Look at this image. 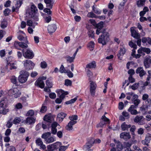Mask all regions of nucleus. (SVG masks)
Listing matches in <instances>:
<instances>
[{
  "instance_id": "f257e3e1",
  "label": "nucleus",
  "mask_w": 151,
  "mask_h": 151,
  "mask_svg": "<svg viewBox=\"0 0 151 151\" xmlns=\"http://www.w3.org/2000/svg\"><path fill=\"white\" fill-rule=\"evenodd\" d=\"M102 32V35L100 36L98 39V42L102 44L103 45H104L109 41V35L106 30H104Z\"/></svg>"
},
{
  "instance_id": "f03ea898",
  "label": "nucleus",
  "mask_w": 151,
  "mask_h": 151,
  "mask_svg": "<svg viewBox=\"0 0 151 151\" xmlns=\"http://www.w3.org/2000/svg\"><path fill=\"white\" fill-rule=\"evenodd\" d=\"M20 75L18 77V80L21 83L25 82L27 80L29 74L28 72L25 70H22L20 72Z\"/></svg>"
},
{
  "instance_id": "7ed1b4c3",
  "label": "nucleus",
  "mask_w": 151,
  "mask_h": 151,
  "mask_svg": "<svg viewBox=\"0 0 151 151\" xmlns=\"http://www.w3.org/2000/svg\"><path fill=\"white\" fill-rule=\"evenodd\" d=\"M51 134L50 132H47L43 134L42 136V138L45 139V141L47 143L53 142L55 140L54 138L52 137H49Z\"/></svg>"
},
{
  "instance_id": "20e7f679",
  "label": "nucleus",
  "mask_w": 151,
  "mask_h": 151,
  "mask_svg": "<svg viewBox=\"0 0 151 151\" xmlns=\"http://www.w3.org/2000/svg\"><path fill=\"white\" fill-rule=\"evenodd\" d=\"M23 56L26 58L32 59L34 56V54L32 51L27 49L26 52H24V50H22Z\"/></svg>"
},
{
  "instance_id": "39448f33",
  "label": "nucleus",
  "mask_w": 151,
  "mask_h": 151,
  "mask_svg": "<svg viewBox=\"0 0 151 151\" xmlns=\"http://www.w3.org/2000/svg\"><path fill=\"white\" fill-rule=\"evenodd\" d=\"M9 93L12 94L15 98L19 97L21 95V92L17 88H14L9 90Z\"/></svg>"
},
{
  "instance_id": "423d86ee",
  "label": "nucleus",
  "mask_w": 151,
  "mask_h": 151,
  "mask_svg": "<svg viewBox=\"0 0 151 151\" xmlns=\"http://www.w3.org/2000/svg\"><path fill=\"white\" fill-rule=\"evenodd\" d=\"M24 65L27 70H30L32 69L35 66V64L30 60H26L23 61Z\"/></svg>"
},
{
  "instance_id": "0eeeda50",
  "label": "nucleus",
  "mask_w": 151,
  "mask_h": 151,
  "mask_svg": "<svg viewBox=\"0 0 151 151\" xmlns=\"http://www.w3.org/2000/svg\"><path fill=\"white\" fill-rule=\"evenodd\" d=\"M134 122L139 125H142L145 124V119L142 116H137L134 119Z\"/></svg>"
},
{
  "instance_id": "6e6552de",
  "label": "nucleus",
  "mask_w": 151,
  "mask_h": 151,
  "mask_svg": "<svg viewBox=\"0 0 151 151\" xmlns=\"http://www.w3.org/2000/svg\"><path fill=\"white\" fill-rule=\"evenodd\" d=\"M90 92L91 95L94 96L95 95L96 85L95 83L92 81H90Z\"/></svg>"
},
{
  "instance_id": "1a4fd4ad",
  "label": "nucleus",
  "mask_w": 151,
  "mask_h": 151,
  "mask_svg": "<svg viewBox=\"0 0 151 151\" xmlns=\"http://www.w3.org/2000/svg\"><path fill=\"white\" fill-rule=\"evenodd\" d=\"M136 73L139 74L141 78H142L146 74V71L144 70L143 67H142L138 68L136 70Z\"/></svg>"
},
{
  "instance_id": "9d476101",
  "label": "nucleus",
  "mask_w": 151,
  "mask_h": 151,
  "mask_svg": "<svg viewBox=\"0 0 151 151\" xmlns=\"http://www.w3.org/2000/svg\"><path fill=\"white\" fill-rule=\"evenodd\" d=\"M134 28V27H131L130 28L131 36L136 39H138L140 38V35Z\"/></svg>"
},
{
  "instance_id": "9b49d317",
  "label": "nucleus",
  "mask_w": 151,
  "mask_h": 151,
  "mask_svg": "<svg viewBox=\"0 0 151 151\" xmlns=\"http://www.w3.org/2000/svg\"><path fill=\"white\" fill-rule=\"evenodd\" d=\"M6 106L5 105L3 104V102L1 104H0V113L5 115L9 112V109L6 108Z\"/></svg>"
},
{
  "instance_id": "f8f14e48",
  "label": "nucleus",
  "mask_w": 151,
  "mask_h": 151,
  "mask_svg": "<svg viewBox=\"0 0 151 151\" xmlns=\"http://www.w3.org/2000/svg\"><path fill=\"white\" fill-rule=\"evenodd\" d=\"M120 137L127 141L131 138V137L129 132H123L120 134Z\"/></svg>"
},
{
  "instance_id": "ddd939ff",
  "label": "nucleus",
  "mask_w": 151,
  "mask_h": 151,
  "mask_svg": "<svg viewBox=\"0 0 151 151\" xmlns=\"http://www.w3.org/2000/svg\"><path fill=\"white\" fill-rule=\"evenodd\" d=\"M151 140V134L149 133L147 134L145 139L142 141V143L144 145H146L148 146V143L150 142Z\"/></svg>"
},
{
  "instance_id": "4468645a",
  "label": "nucleus",
  "mask_w": 151,
  "mask_h": 151,
  "mask_svg": "<svg viewBox=\"0 0 151 151\" xmlns=\"http://www.w3.org/2000/svg\"><path fill=\"white\" fill-rule=\"evenodd\" d=\"M37 12V7L35 5L33 4L31 6L30 11L29 12V14L31 17H33Z\"/></svg>"
},
{
  "instance_id": "2eb2a0df",
  "label": "nucleus",
  "mask_w": 151,
  "mask_h": 151,
  "mask_svg": "<svg viewBox=\"0 0 151 151\" xmlns=\"http://www.w3.org/2000/svg\"><path fill=\"white\" fill-rule=\"evenodd\" d=\"M136 106H134V105H132L128 109V111L130 112L132 115H136L138 113L136 109H137Z\"/></svg>"
},
{
  "instance_id": "dca6fc26",
  "label": "nucleus",
  "mask_w": 151,
  "mask_h": 151,
  "mask_svg": "<svg viewBox=\"0 0 151 151\" xmlns=\"http://www.w3.org/2000/svg\"><path fill=\"white\" fill-rule=\"evenodd\" d=\"M48 31L50 33H52L54 32L57 29V27L55 24H53L49 25L48 27Z\"/></svg>"
},
{
  "instance_id": "f3484780",
  "label": "nucleus",
  "mask_w": 151,
  "mask_h": 151,
  "mask_svg": "<svg viewBox=\"0 0 151 151\" xmlns=\"http://www.w3.org/2000/svg\"><path fill=\"white\" fill-rule=\"evenodd\" d=\"M35 86H39L41 88H43L45 86L44 82L40 78H38L35 83Z\"/></svg>"
},
{
  "instance_id": "a211bd4d",
  "label": "nucleus",
  "mask_w": 151,
  "mask_h": 151,
  "mask_svg": "<svg viewBox=\"0 0 151 151\" xmlns=\"http://www.w3.org/2000/svg\"><path fill=\"white\" fill-rule=\"evenodd\" d=\"M151 63V60L148 57L146 58L144 62V65L146 68H148L150 67Z\"/></svg>"
},
{
  "instance_id": "6ab92c4d",
  "label": "nucleus",
  "mask_w": 151,
  "mask_h": 151,
  "mask_svg": "<svg viewBox=\"0 0 151 151\" xmlns=\"http://www.w3.org/2000/svg\"><path fill=\"white\" fill-rule=\"evenodd\" d=\"M14 63H8L6 66V68L8 71L10 70H15L17 68V66Z\"/></svg>"
},
{
  "instance_id": "aec40b11",
  "label": "nucleus",
  "mask_w": 151,
  "mask_h": 151,
  "mask_svg": "<svg viewBox=\"0 0 151 151\" xmlns=\"http://www.w3.org/2000/svg\"><path fill=\"white\" fill-rule=\"evenodd\" d=\"M58 125H59L56 122H53L51 124V133L55 134L56 133L57 131L56 128Z\"/></svg>"
},
{
  "instance_id": "412c9836",
  "label": "nucleus",
  "mask_w": 151,
  "mask_h": 151,
  "mask_svg": "<svg viewBox=\"0 0 151 151\" xmlns=\"http://www.w3.org/2000/svg\"><path fill=\"white\" fill-rule=\"evenodd\" d=\"M77 123L76 121H70L65 127L66 129L68 131L72 130L73 126Z\"/></svg>"
},
{
  "instance_id": "4be33fe9",
  "label": "nucleus",
  "mask_w": 151,
  "mask_h": 151,
  "mask_svg": "<svg viewBox=\"0 0 151 151\" xmlns=\"http://www.w3.org/2000/svg\"><path fill=\"white\" fill-rule=\"evenodd\" d=\"M36 142L37 144L40 146L41 148L43 149H45V146L43 144V143L41 140V139L38 138L36 140Z\"/></svg>"
},
{
  "instance_id": "5701e85b",
  "label": "nucleus",
  "mask_w": 151,
  "mask_h": 151,
  "mask_svg": "<svg viewBox=\"0 0 151 151\" xmlns=\"http://www.w3.org/2000/svg\"><path fill=\"white\" fill-rule=\"evenodd\" d=\"M131 127V125L130 124H127L125 122L123 123L121 125V129L123 131L128 130V129Z\"/></svg>"
},
{
  "instance_id": "b1692460",
  "label": "nucleus",
  "mask_w": 151,
  "mask_h": 151,
  "mask_svg": "<svg viewBox=\"0 0 151 151\" xmlns=\"http://www.w3.org/2000/svg\"><path fill=\"white\" fill-rule=\"evenodd\" d=\"M67 114L63 112H61L58 114L57 119L58 120L62 122L64 118L66 116Z\"/></svg>"
},
{
  "instance_id": "393cba45",
  "label": "nucleus",
  "mask_w": 151,
  "mask_h": 151,
  "mask_svg": "<svg viewBox=\"0 0 151 151\" xmlns=\"http://www.w3.org/2000/svg\"><path fill=\"white\" fill-rule=\"evenodd\" d=\"M96 67V62L93 61L91 63L87 64L86 65V68H94Z\"/></svg>"
},
{
  "instance_id": "a878e982",
  "label": "nucleus",
  "mask_w": 151,
  "mask_h": 151,
  "mask_svg": "<svg viewBox=\"0 0 151 151\" xmlns=\"http://www.w3.org/2000/svg\"><path fill=\"white\" fill-rule=\"evenodd\" d=\"M58 94L59 95L61 94L59 97L63 100L65 96L68 94V93L67 92H65L63 90H60L58 92Z\"/></svg>"
},
{
  "instance_id": "bb28decb",
  "label": "nucleus",
  "mask_w": 151,
  "mask_h": 151,
  "mask_svg": "<svg viewBox=\"0 0 151 151\" xmlns=\"http://www.w3.org/2000/svg\"><path fill=\"white\" fill-rule=\"evenodd\" d=\"M116 151H122L123 149V146L122 143L119 142H117L116 143Z\"/></svg>"
},
{
  "instance_id": "cd10ccee",
  "label": "nucleus",
  "mask_w": 151,
  "mask_h": 151,
  "mask_svg": "<svg viewBox=\"0 0 151 151\" xmlns=\"http://www.w3.org/2000/svg\"><path fill=\"white\" fill-rule=\"evenodd\" d=\"M126 52V49L124 47L122 48H121L120 49V50L119 52V54H118V56L119 58H120V59H121L120 58V56L123 55Z\"/></svg>"
},
{
  "instance_id": "c85d7f7f",
  "label": "nucleus",
  "mask_w": 151,
  "mask_h": 151,
  "mask_svg": "<svg viewBox=\"0 0 151 151\" xmlns=\"http://www.w3.org/2000/svg\"><path fill=\"white\" fill-rule=\"evenodd\" d=\"M65 58L66 59L67 62L70 63L73 62L75 59V58L73 56L70 57L68 55L66 56Z\"/></svg>"
},
{
  "instance_id": "c756f323",
  "label": "nucleus",
  "mask_w": 151,
  "mask_h": 151,
  "mask_svg": "<svg viewBox=\"0 0 151 151\" xmlns=\"http://www.w3.org/2000/svg\"><path fill=\"white\" fill-rule=\"evenodd\" d=\"M35 122V119L32 117H27L25 120V122L26 123L31 124Z\"/></svg>"
},
{
  "instance_id": "7c9ffc66",
  "label": "nucleus",
  "mask_w": 151,
  "mask_h": 151,
  "mask_svg": "<svg viewBox=\"0 0 151 151\" xmlns=\"http://www.w3.org/2000/svg\"><path fill=\"white\" fill-rule=\"evenodd\" d=\"M142 42L143 43H146L147 42L150 45H151V39L149 37H144L142 38Z\"/></svg>"
},
{
  "instance_id": "2f4dec72",
  "label": "nucleus",
  "mask_w": 151,
  "mask_h": 151,
  "mask_svg": "<svg viewBox=\"0 0 151 151\" xmlns=\"http://www.w3.org/2000/svg\"><path fill=\"white\" fill-rule=\"evenodd\" d=\"M149 96L146 93L144 94L142 97V99L143 101L146 100V102L149 103L151 101V100L150 99H148Z\"/></svg>"
},
{
  "instance_id": "473e14b6",
  "label": "nucleus",
  "mask_w": 151,
  "mask_h": 151,
  "mask_svg": "<svg viewBox=\"0 0 151 151\" xmlns=\"http://www.w3.org/2000/svg\"><path fill=\"white\" fill-rule=\"evenodd\" d=\"M92 144L88 143L86 145H85L83 146V149L86 150H88V151H92L91 149H90V148L92 147Z\"/></svg>"
},
{
  "instance_id": "72a5a7b5",
  "label": "nucleus",
  "mask_w": 151,
  "mask_h": 151,
  "mask_svg": "<svg viewBox=\"0 0 151 151\" xmlns=\"http://www.w3.org/2000/svg\"><path fill=\"white\" fill-rule=\"evenodd\" d=\"M94 42H93L91 41L88 43L87 46L88 48L91 51H92L94 49Z\"/></svg>"
},
{
  "instance_id": "f704fd0d",
  "label": "nucleus",
  "mask_w": 151,
  "mask_h": 151,
  "mask_svg": "<svg viewBox=\"0 0 151 151\" xmlns=\"http://www.w3.org/2000/svg\"><path fill=\"white\" fill-rule=\"evenodd\" d=\"M145 0H139L137 2V4L138 7L143 6L145 4Z\"/></svg>"
},
{
  "instance_id": "c9c22d12",
  "label": "nucleus",
  "mask_w": 151,
  "mask_h": 151,
  "mask_svg": "<svg viewBox=\"0 0 151 151\" xmlns=\"http://www.w3.org/2000/svg\"><path fill=\"white\" fill-rule=\"evenodd\" d=\"M28 43V41L27 40H26V41H25V43L23 42H20L19 44V47L23 48H27L28 47V45L27 44Z\"/></svg>"
},
{
  "instance_id": "e433bc0d",
  "label": "nucleus",
  "mask_w": 151,
  "mask_h": 151,
  "mask_svg": "<svg viewBox=\"0 0 151 151\" xmlns=\"http://www.w3.org/2000/svg\"><path fill=\"white\" fill-rule=\"evenodd\" d=\"M148 106L143 105L140 107V110L143 113H145L147 111Z\"/></svg>"
},
{
  "instance_id": "4c0bfd02",
  "label": "nucleus",
  "mask_w": 151,
  "mask_h": 151,
  "mask_svg": "<svg viewBox=\"0 0 151 151\" xmlns=\"http://www.w3.org/2000/svg\"><path fill=\"white\" fill-rule=\"evenodd\" d=\"M52 118L49 115H45L44 117V120L47 122H50L52 121Z\"/></svg>"
},
{
  "instance_id": "58836bf2",
  "label": "nucleus",
  "mask_w": 151,
  "mask_h": 151,
  "mask_svg": "<svg viewBox=\"0 0 151 151\" xmlns=\"http://www.w3.org/2000/svg\"><path fill=\"white\" fill-rule=\"evenodd\" d=\"M139 86V83H136L134 84L132 86H129V87L131 88L133 90H135L138 88Z\"/></svg>"
},
{
  "instance_id": "ea45409f",
  "label": "nucleus",
  "mask_w": 151,
  "mask_h": 151,
  "mask_svg": "<svg viewBox=\"0 0 151 151\" xmlns=\"http://www.w3.org/2000/svg\"><path fill=\"white\" fill-rule=\"evenodd\" d=\"M47 148V150L50 151H53L56 150L53 144L48 145Z\"/></svg>"
},
{
  "instance_id": "a19ab883",
  "label": "nucleus",
  "mask_w": 151,
  "mask_h": 151,
  "mask_svg": "<svg viewBox=\"0 0 151 151\" xmlns=\"http://www.w3.org/2000/svg\"><path fill=\"white\" fill-rule=\"evenodd\" d=\"M103 24V22H100L98 24H96L95 26L96 28H98L102 29L104 27Z\"/></svg>"
},
{
  "instance_id": "79ce46f5",
  "label": "nucleus",
  "mask_w": 151,
  "mask_h": 151,
  "mask_svg": "<svg viewBox=\"0 0 151 151\" xmlns=\"http://www.w3.org/2000/svg\"><path fill=\"white\" fill-rule=\"evenodd\" d=\"M34 112L33 110H30L27 112L26 114L27 116H32L34 115Z\"/></svg>"
},
{
  "instance_id": "37998d69",
  "label": "nucleus",
  "mask_w": 151,
  "mask_h": 151,
  "mask_svg": "<svg viewBox=\"0 0 151 151\" xmlns=\"http://www.w3.org/2000/svg\"><path fill=\"white\" fill-rule=\"evenodd\" d=\"M77 100V98L76 97L74 99H72L70 101H66L65 103L67 104H69L74 103Z\"/></svg>"
},
{
  "instance_id": "c03bdc74",
  "label": "nucleus",
  "mask_w": 151,
  "mask_h": 151,
  "mask_svg": "<svg viewBox=\"0 0 151 151\" xmlns=\"http://www.w3.org/2000/svg\"><path fill=\"white\" fill-rule=\"evenodd\" d=\"M133 101V103L134 105H133L134 106H136V108H137V106L139 105V104L140 103V101L139 99H136L134 100H132Z\"/></svg>"
},
{
  "instance_id": "a18cd8bd",
  "label": "nucleus",
  "mask_w": 151,
  "mask_h": 151,
  "mask_svg": "<svg viewBox=\"0 0 151 151\" xmlns=\"http://www.w3.org/2000/svg\"><path fill=\"white\" fill-rule=\"evenodd\" d=\"M53 144L54 145L55 149L56 150L59 148L61 146V143L60 142H57Z\"/></svg>"
},
{
  "instance_id": "49530a36",
  "label": "nucleus",
  "mask_w": 151,
  "mask_h": 151,
  "mask_svg": "<svg viewBox=\"0 0 151 151\" xmlns=\"http://www.w3.org/2000/svg\"><path fill=\"white\" fill-rule=\"evenodd\" d=\"M21 121V119L19 117H16L13 121V123L14 124H17L19 123Z\"/></svg>"
},
{
  "instance_id": "de8ad7c7",
  "label": "nucleus",
  "mask_w": 151,
  "mask_h": 151,
  "mask_svg": "<svg viewBox=\"0 0 151 151\" xmlns=\"http://www.w3.org/2000/svg\"><path fill=\"white\" fill-rule=\"evenodd\" d=\"M7 25V22L5 20H3L2 21L1 24V27L2 28L4 29L6 27Z\"/></svg>"
},
{
  "instance_id": "09e8293b",
  "label": "nucleus",
  "mask_w": 151,
  "mask_h": 151,
  "mask_svg": "<svg viewBox=\"0 0 151 151\" xmlns=\"http://www.w3.org/2000/svg\"><path fill=\"white\" fill-rule=\"evenodd\" d=\"M46 84L48 88H52V83L50 80L48 79L46 81Z\"/></svg>"
},
{
  "instance_id": "8fccbe9b",
  "label": "nucleus",
  "mask_w": 151,
  "mask_h": 151,
  "mask_svg": "<svg viewBox=\"0 0 151 151\" xmlns=\"http://www.w3.org/2000/svg\"><path fill=\"white\" fill-rule=\"evenodd\" d=\"M12 120V118H11L7 122L6 124V126L8 128H9L12 127V124L11 122Z\"/></svg>"
},
{
  "instance_id": "3c124183",
  "label": "nucleus",
  "mask_w": 151,
  "mask_h": 151,
  "mask_svg": "<svg viewBox=\"0 0 151 151\" xmlns=\"http://www.w3.org/2000/svg\"><path fill=\"white\" fill-rule=\"evenodd\" d=\"M69 118L70 120V121H76L75 120H76L77 119L78 116L77 115H74L72 116H69Z\"/></svg>"
},
{
  "instance_id": "603ef678",
  "label": "nucleus",
  "mask_w": 151,
  "mask_h": 151,
  "mask_svg": "<svg viewBox=\"0 0 151 151\" xmlns=\"http://www.w3.org/2000/svg\"><path fill=\"white\" fill-rule=\"evenodd\" d=\"M129 45L131 47L133 48L137 49V45L132 41H130L129 42Z\"/></svg>"
},
{
  "instance_id": "864d4df0",
  "label": "nucleus",
  "mask_w": 151,
  "mask_h": 151,
  "mask_svg": "<svg viewBox=\"0 0 151 151\" xmlns=\"http://www.w3.org/2000/svg\"><path fill=\"white\" fill-rule=\"evenodd\" d=\"M11 81L14 84H16L17 83V78L14 76H12L11 79Z\"/></svg>"
},
{
  "instance_id": "5fc2aeb1",
  "label": "nucleus",
  "mask_w": 151,
  "mask_h": 151,
  "mask_svg": "<svg viewBox=\"0 0 151 151\" xmlns=\"http://www.w3.org/2000/svg\"><path fill=\"white\" fill-rule=\"evenodd\" d=\"M2 102L3 104L5 105L6 106L8 103V100L7 98H5L2 99L0 101V104H1Z\"/></svg>"
},
{
  "instance_id": "6e6d98bb",
  "label": "nucleus",
  "mask_w": 151,
  "mask_h": 151,
  "mask_svg": "<svg viewBox=\"0 0 151 151\" xmlns=\"http://www.w3.org/2000/svg\"><path fill=\"white\" fill-rule=\"evenodd\" d=\"M6 151H15V148L13 146H10L6 147Z\"/></svg>"
},
{
  "instance_id": "4d7b16f0",
  "label": "nucleus",
  "mask_w": 151,
  "mask_h": 151,
  "mask_svg": "<svg viewBox=\"0 0 151 151\" xmlns=\"http://www.w3.org/2000/svg\"><path fill=\"white\" fill-rule=\"evenodd\" d=\"M65 85L67 86H71L72 85V81L69 79H66L65 81Z\"/></svg>"
},
{
  "instance_id": "13d9d810",
  "label": "nucleus",
  "mask_w": 151,
  "mask_h": 151,
  "mask_svg": "<svg viewBox=\"0 0 151 151\" xmlns=\"http://www.w3.org/2000/svg\"><path fill=\"white\" fill-rule=\"evenodd\" d=\"M106 123L103 121H101L97 125V127L99 128L102 127Z\"/></svg>"
},
{
  "instance_id": "bf43d9fd",
  "label": "nucleus",
  "mask_w": 151,
  "mask_h": 151,
  "mask_svg": "<svg viewBox=\"0 0 151 151\" xmlns=\"http://www.w3.org/2000/svg\"><path fill=\"white\" fill-rule=\"evenodd\" d=\"M59 71L61 73H65L66 72V70L63 65H61L59 69Z\"/></svg>"
},
{
  "instance_id": "052dcab7",
  "label": "nucleus",
  "mask_w": 151,
  "mask_h": 151,
  "mask_svg": "<svg viewBox=\"0 0 151 151\" xmlns=\"http://www.w3.org/2000/svg\"><path fill=\"white\" fill-rule=\"evenodd\" d=\"M68 147L67 146H62V145L59 147V151H64L67 149Z\"/></svg>"
},
{
  "instance_id": "680f3d73",
  "label": "nucleus",
  "mask_w": 151,
  "mask_h": 151,
  "mask_svg": "<svg viewBox=\"0 0 151 151\" xmlns=\"http://www.w3.org/2000/svg\"><path fill=\"white\" fill-rule=\"evenodd\" d=\"M20 43V42H18L17 41H15L14 42V46L15 47L18 49V50H20V49L18 48L19 47V44Z\"/></svg>"
},
{
  "instance_id": "e2e57ef3",
  "label": "nucleus",
  "mask_w": 151,
  "mask_h": 151,
  "mask_svg": "<svg viewBox=\"0 0 151 151\" xmlns=\"http://www.w3.org/2000/svg\"><path fill=\"white\" fill-rule=\"evenodd\" d=\"M129 82L130 83H133L135 81V79L132 76V75H130L129 77Z\"/></svg>"
},
{
  "instance_id": "0e129e2a",
  "label": "nucleus",
  "mask_w": 151,
  "mask_h": 151,
  "mask_svg": "<svg viewBox=\"0 0 151 151\" xmlns=\"http://www.w3.org/2000/svg\"><path fill=\"white\" fill-rule=\"evenodd\" d=\"M22 4V2L21 0H17L16 4V7L17 8L21 6Z\"/></svg>"
},
{
  "instance_id": "69168bd1",
  "label": "nucleus",
  "mask_w": 151,
  "mask_h": 151,
  "mask_svg": "<svg viewBox=\"0 0 151 151\" xmlns=\"http://www.w3.org/2000/svg\"><path fill=\"white\" fill-rule=\"evenodd\" d=\"M87 16L89 17H96V16L93 13L91 12L88 13Z\"/></svg>"
},
{
  "instance_id": "338daca9",
  "label": "nucleus",
  "mask_w": 151,
  "mask_h": 151,
  "mask_svg": "<svg viewBox=\"0 0 151 151\" xmlns=\"http://www.w3.org/2000/svg\"><path fill=\"white\" fill-rule=\"evenodd\" d=\"M47 66V64L45 61L42 62L41 63V67L42 68H45Z\"/></svg>"
},
{
  "instance_id": "774afa93",
  "label": "nucleus",
  "mask_w": 151,
  "mask_h": 151,
  "mask_svg": "<svg viewBox=\"0 0 151 151\" xmlns=\"http://www.w3.org/2000/svg\"><path fill=\"white\" fill-rule=\"evenodd\" d=\"M93 9L94 12L97 14H99L101 13V11L95 8L94 6L93 7Z\"/></svg>"
}]
</instances>
